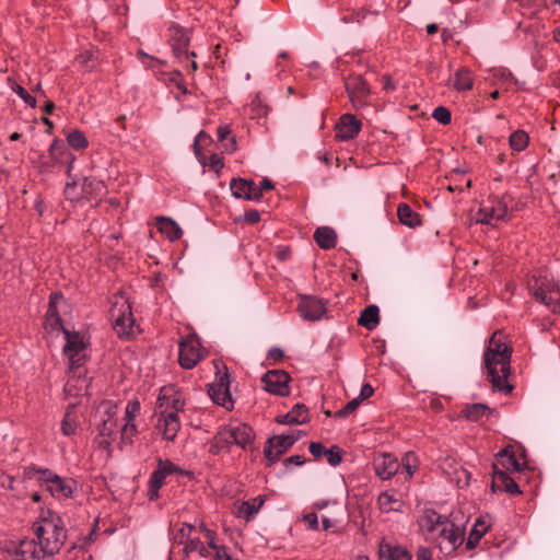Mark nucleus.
Returning a JSON list of instances; mask_svg holds the SVG:
<instances>
[{"instance_id": "f257e3e1", "label": "nucleus", "mask_w": 560, "mask_h": 560, "mask_svg": "<svg viewBox=\"0 0 560 560\" xmlns=\"http://www.w3.org/2000/svg\"><path fill=\"white\" fill-rule=\"evenodd\" d=\"M460 512H452L448 517L442 516L434 510H425L418 524L427 540L433 542L440 552L446 557L454 555L464 542L465 522L458 518Z\"/></svg>"}, {"instance_id": "f03ea898", "label": "nucleus", "mask_w": 560, "mask_h": 560, "mask_svg": "<svg viewBox=\"0 0 560 560\" xmlns=\"http://www.w3.org/2000/svg\"><path fill=\"white\" fill-rule=\"evenodd\" d=\"M502 331L497 330L488 340L483 352V366L494 392L510 394L513 386L509 383L511 375L512 348L503 340Z\"/></svg>"}, {"instance_id": "7ed1b4c3", "label": "nucleus", "mask_w": 560, "mask_h": 560, "mask_svg": "<svg viewBox=\"0 0 560 560\" xmlns=\"http://www.w3.org/2000/svg\"><path fill=\"white\" fill-rule=\"evenodd\" d=\"M255 441V432L250 425L240 421H231L219 428L209 441V453L219 455L230 453L233 446L248 450Z\"/></svg>"}, {"instance_id": "20e7f679", "label": "nucleus", "mask_w": 560, "mask_h": 560, "mask_svg": "<svg viewBox=\"0 0 560 560\" xmlns=\"http://www.w3.org/2000/svg\"><path fill=\"white\" fill-rule=\"evenodd\" d=\"M33 532L38 545L44 548L48 557L59 552L67 539V530L62 520L51 511H48L46 516L33 524Z\"/></svg>"}, {"instance_id": "39448f33", "label": "nucleus", "mask_w": 560, "mask_h": 560, "mask_svg": "<svg viewBox=\"0 0 560 560\" xmlns=\"http://www.w3.org/2000/svg\"><path fill=\"white\" fill-rule=\"evenodd\" d=\"M532 291L537 302L555 314L560 313V284L552 277L547 275L537 277Z\"/></svg>"}, {"instance_id": "423d86ee", "label": "nucleus", "mask_w": 560, "mask_h": 560, "mask_svg": "<svg viewBox=\"0 0 560 560\" xmlns=\"http://www.w3.org/2000/svg\"><path fill=\"white\" fill-rule=\"evenodd\" d=\"M109 314L114 329L119 337H129L133 334L135 319L131 305L125 295L115 296Z\"/></svg>"}, {"instance_id": "0eeeda50", "label": "nucleus", "mask_w": 560, "mask_h": 560, "mask_svg": "<svg viewBox=\"0 0 560 560\" xmlns=\"http://www.w3.org/2000/svg\"><path fill=\"white\" fill-rule=\"evenodd\" d=\"M509 208L504 198L490 196L480 203L478 211L472 215L476 223L497 225L508 218Z\"/></svg>"}, {"instance_id": "6e6552de", "label": "nucleus", "mask_w": 560, "mask_h": 560, "mask_svg": "<svg viewBox=\"0 0 560 560\" xmlns=\"http://www.w3.org/2000/svg\"><path fill=\"white\" fill-rule=\"evenodd\" d=\"M62 332L66 339L63 354L68 359L69 368L71 371L79 370L88 358L84 337L79 332H71L66 328H62Z\"/></svg>"}, {"instance_id": "1a4fd4ad", "label": "nucleus", "mask_w": 560, "mask_h": 560, "mask_svg": "<svg viewBox=\"0 0 560 560\" xmlns=\"http://www.w3.org/2000/svg\"><path fill=\"white\" fill-rule=\"evenodd\" d=\"M205 350L196 336H187L179 343V364L187 370L197 365L205 358Z\"/></svg>"}, {"instance_id": "9d476101", "label": "nucleus", "mask_w": 560, "mask_h": 560, "mask_svg": "<svg viewBox=\"0 0 560 560\" xmlns=\"http://www.w3.org/2000/svg\"><path fill=\"white\" fill-rule=\"evenodd\" d=\"M298 440L299 435L294 434L273 435L268 439L264 453L269 462V466L278 462L281 455L284 454Z\"/></svg>"}, {"instance_id": "9b49d317", "label": "nucleus", "mask_w": 560, "mask_h": 560, "mask_svg": "<svg viewBox=\"0 0 560 560\" xmlns=\"http://www.w3.org/2000/svg\"><path fill=\"white\" fill-rule=\"evenodd\" d=\"M220 364L221 362L219 361L214 362L217 369V378L215 384L210 387L209 394L215 404L229 409L233 405L229 390V377L226 372H220Z\"/></svg>"}, {"instance_id": "f8f14e48", "label": "nucleus", "mask_w": 560, "mask_h": 560, "mask_svg": "<svg viewBox=\"0 0 560 560\" xmlns=\"http://www.w3.org/2000/svg\"><path fill=\"white\" fill-rule=\"evenodd\" d=\"M189 42L190 37L185 28L178 25H172L170 27V44L175 57L180 62L187 61L189 56L196 57L195 52H188Z\"/></svg>"}, {"instance_id": "ddd939ff", "label": "nucleus", "mask_w": 560, "mask_h": 560, "mask_svg": "<svg viewBox=\"0 0 560 560\" xmlns=\"http://www.w3.org/2000/svg\"><path fill=\"white\" fill-rule=\"evenodd\" d=\"M261 382L264 388L273 395L287 396L289 395L290 376L283 370L268 371L262 377Z\"/></svg>"}, {"instance_id": "4468645a", "label": "nucleus", "mask_w": 560, "mask_h": 560, "mask_svg": "<svg viewBox=\"0 0 560 560\" xmlns=\"http://www.w3.org/2000/svg\"><path fill=\"white\" fill-rule=\"evenodd\" d=\"M345 84L353 106L357 108L364 106L370 94L366 81L359 74H352L346 79Z\"/></svg>"}, {"instance_id": "2eb2a0df", "label": "nucleus", "mask_w": 560, "mask_h": 560, "mask_svg": "<svg viewBox=\"0 0 560 560\" xmlns=\"http://www.w3.org/2000/svg\"><path fill=\"white\" fill-rule=\"evenodd\" d=\"M180 429V420L175 411H168L167 409L161 410L156 430L162 434L163 439L167 441H174Z\"/></svg>"}, {"instance_id": "dca6fc26", "label": "nucleus", "mask_w": 560, "mask_h": 560, "mask_svg": "<svg viewBox=\"0 0 560 560\" xmlns=\"http://www.w3.org/2000/svg\"><path fill=\"white\" fill-rule=\"evenodd\" d=\"M298 311L301 317L305 320L314 322L324 316L326 308L322 300L314 296L303 295L300 298Z\"/></svg>"}, {"instance_id": "f3484780", "label": "nucleus", "mask_w": 560, "mask_h": 560, "mask_svg": "<svg viewBox=\"0 0 560 560\" xmlns=\"http://www.w3.org/2000/svg\"><path fill=\"white\" fill-rule=\"evenodd\" d=\"M13 556L15 560H44L48 557L36 538L20 541L19 546L14 548Z\"/></svg>"}, {"instance_id": "a211bd4d", "label": "nucleus", "mask_w": 560, "mask_h": 560, "mask_svg": "<svg viewBox=\"0 0 560 560\" xmlns=\"http://www.w3.org/2000/svg\"><path fill=\"white\" fill-rule=\"evenodd\" d=\"M67 301L63 295L59 292H55L50 294L48 308L46 312V324L51 329H61L65 328L61 324L60 312L67 308Z\"/></svg>"}, {"instance_id": "6ab92c4d", "label": "nucleus", "mask_w": 560, "mask_h": 560, "mask_svg": "<svg viewBox=\"0 0 560 560\" xmlns=\"http://www.w3.org/2000/svg\"><path fill=\"white\" fill-rule=\"evenodd\" d=\"M525 463H521L517 459L513 446L508 445L497 454L495 463L493 464V471L497 469H503L504 471H521Z\"/></svg>"}, {"instance_id": "aec40b11", "label": "nucleus", "mask_w": 560, "mask_h": 560, "mask_svg": "<svg viewBox=\"0 0 560 560\" xmlns=\"http://www.w3.org/2000/svg\"><path fill=\"white\" fill-rule=\"evenodd\" d=\"M400 464L397 458L388 453L377 456L374 460L375 474L383 480H387L396 475Z\"/></svg>"}, {"instance_id": "412c9836", "label": "nucleus", "mask_w": 560, "mask_h": 560, "mask_svg": "<svg viewBox=\"0 0 560 560\" xmlns=\"http://www.w3.org/2000/svg\"><path fill=\"white\" fill-rule=\"evenodd\" d=\"M361 130V122L351 114H345L336 125V137L340 140H350Z\"/></svg>"}, {"instance_id": "4be33fe9", "label": "nucleus", "mask_w": 560, "mask_h": 560, "mask_svg": "<svg viewBox=\"0 0 560 560\" xmlns=\"http://www.w3.org/2000/svg\"><path fill=\"white\" fill-rule=\"evenodd\" d=\"M492 489L504 491L509 494H521L522 491L513 478L503 469H497L492 475Z\"/></svg>"}, {"instance_id": "5701e85b", "label": "nucleus", "mask_w": 560, "mask_h": 560, "mask_svg": "<svg viewBox=\"0 0 560 560\" xmlns=\"http://www.w3.org/2000/svg\"><path fill=\"white\" fill-rule=\"evenodd\" d=\"M174 474L178 475H189L188 471L184 470L179 466L175 465L170 459H162L158 458V467L151 474L150 479L156 480L161 482V485L164 483L165 479Z\"/></svg>"}, {"instance_id": "b1692460", "label": "nucleus", "mask_w": 560, "mask_h": 560, "mask_svg": "<svg viewBox=\"0 0 560 560\" xmlns=\"http://www.w3.org/2000/svg\"><path fill=\"white\" fill-rule=\"evenodd\" d=\"M276 421L280 424H304L308 421V409L303 404H296L293 408L276 418Z\"/></svg>"}, {"instance_id": "393cba45", "label": "nucleus", "mask_w": 560, "mask_h": 560, "mask_svg": "<svg viewBox=\"0 0 560 560\" xmlns=\"http://www.w3.org/2000/svg\"><path fill=\"white\" fill-rule=\"evenodd\" d=\"M74 481L72 479L55 477L47 486V490L58 499H67L72 495Z\"/></svg>"}, {"instance_id": "a878e982", "label": "nucleus", "mask_w": 560, "mask_h": 560, "mask_svg": "<svg viewBox=\"0 0 560 560\" xmlns=\"http://www.w3.org/2000/svg\"><path fill=\"white\" fill-rule=\"evenodd\" d=\"M171 388H163L158 397V407L161 410L167 409L168 411H175L177 415L183 410L185 401L178 396L170 394Z\"/></svg>"}, {"instance_id": "bb28decb", "label": "nucleus", "mask_w": 560, "mask_h": 560, "mask_svg": "<svg viewBox=\"0 0 560 560\" xmlns=\"http://www.w3.org/2000/svg\"><path fill=\"white\" fill-rule=\"evenodd\" d=\"M156 226L171 242L177 241L183 234L179 225L168 217L156 218Z\"/></svg>"}, {"instance_id": "cd10ccee", "label": "nucleus", "mask_w": 560, "mask_h": 560, "mask_svg": "<svg viewBox=\"0 0 560 560\" xmlns=\"http://www.w3.org/2000/svg\"><path fill=\"white\" fill-rule=\"evenodd\" d=\"M49 156L57 163H67L68 172H70L74 156L61 141L55 140L50 144Z\"/></svg>"}, {"instance_id": "c85d7f7f", "label": "nucleus", "mask_w": 560, "mask_h": 560, "mask_svg": "<svg viewBox=\"0 0 560 560\" xmlns=\"http://www.w3.org/2000/svg\"><path fill=\"white\" fill-rule=\"evenodd\" d=\"M314 240L320 248L331 249L337 244V234L335 230L329 226H320L316 229Z\"/></svg>"}, {"instance_id": "c756f323", "label": "nucleus", "mask_w": 560, "mask_h": 560, "mask_svg": "<svg viewBox=\"0 0 560 560\" xmlns=\"http://www.w3.org/2000/svg\"><path fill=\"white\" fill-rule=\"evenodd\" d=\"M88 390V381L85 377H82V371L78 370V373L71 375L66 385L65 392L69 396H80L82 393H86Z\"/></svg>"}, {"instance_id": "7c9ffc66", "label": "nucleus", "mask_w": 560, "mask_h": 560, "mask_svg": "<svg viewBox=\"0 0 560 560\" xmlns=\"http://www.w3.org/2000/svg\"><path fill=\"white\" fill-rule=\"evenodd\" d=\"M380 555L384 560H412L411 553L400 546L382 545Z\"/></svg>"}, {"instance_id": "2f4dec72", "label": "nucleus", "mask_w": 560, "mask_h": 560, "mask_svg": "<svg viewBox=\"0 0 560 560\" xmlns=\"http://www.w3.org/2000/svg\"><path fill=\"white\" fill-rule=\"evenodd\" d=\"M397 215L400 223L408 228H417L422 223L420 215L407 203H400L398 206Z\"/></svg>"}, {"instance_id": "473e14b6", "label": "nucleus", "mask_w": 560, "mask_h": 560, "mask_svg": "<svg viewBox=\"0 0 560 560\" xmlns=\"http://www.w3.org/2000/svg\"><path fill=\"white\" fill-rule=\"evenodd\" d=\"M359 325L362 327L372 330L380 323V310L376 305L366 306L360 314L358 319Z\"/></svg>"}, {"instance_id": "72a5a7b5", "label": "nucleus", "mask_w": 560, "mask_h": 560, "mask_svg": "<svg viewBox=\"0 0 560 560\" xmlns=\"http://www.w3.org/2000/svg\"><path fill=\"white\" fill-rule=\"evenodd\" d=\"M265 500L262 497L258 495L249 501H244L241 503L237 512L238 517H243L245 521H250L252 517L260 510Z\"/></svg>"}, {"instance_id": "f704fd0d", "label": "nucleus", "mask_w": 560, "mask_h": 560, "mask_svg": "<svg viewBox=\"0 0 560 560\" xmlns=\"http://www.w3.org/2000/svg\"><path fill=\"white\" fill-rule=\"evenodd\" d=\"M230 188L233 196L236 198L257 201V195H248L250 191V184L247 179L233 178L231 180Z\"/></svg>"}, {"instance_id": "c9c22d12", "label": "nucleus", "mask_w": 560, "mask_h": 560, "mask_svg": "<svg viewBox=\"0 0 560 560\" xmlns=\"http://www.w3.org/2000/svg\"><path fill=\"white\" fill-rule=\"evenodd\" d=\"M474 78L468 68H459L454 74L453 88L457 91H469L472 89Z\"/></svg>"}, {"instance_id": "e433bc0d", "label": "nucleus", "mask_w": 560, "mask_h": 560, "mask_svg": "<svg viewBox=\"0 0 560 560\" xmlns=\"http://www.w3.org/2000/svg\"><path fill=\"white\" fill-rule=\"evenodd\" d=\"M378 506L382 512H398L401 510V501L388 491L382 492L377 499Z\"/></svg>"}, {"instance_id": "4c0bfd02", "label": "nucleus", "mask_w": 560, "mask_h": 560, "mask_svg": "<svg viewBox=\"0 0 560 560\" xmlns=\"http://www.w3.org/2000/svg\"><path fill=\"white\" fill-rule=\"evenodd\" d=\"M81 189L85 197L100 196L105 191V185L102 180L94 177H84L81 183Z\"/></svg>"}, {"instance_id": "58836bf2", "label": "nucleus", "mask_w": 560, "mask_h": 560, "mask_svg": "<svg viewBox=\"0 0 560 560\" xmlns=\"http://www.w3.org/2000/svg\"><path fill=\"white\" fill-rule=\"evenodd\" d=\"M73 408V406L68 407L61 421V432L66 436L74 434L79 427Z\"/></svg>"}, {"instance_id": "ea45409f", "label": "nucleus", "mask_w": 560, "mask_h": 560, "mask_svg": "<svg viewBox=\"0 0 560 560\" xmlns=\"http://www.w3.org/2000/svg\"><path fill=\"white\" fill-rule=\"evenodd\" d=\"M231 133L232 130L229 125L220 126L217 130L218 140L223 142L224 149L229 153L236 150V140Z\"/></svg>"}, {"instance_id": "a19ab883", "label": "nucleus", "mask_w": 560, "mask_h": 560, "mask_svg": "<svg viewBox=\"0 0 560 560\" xmlns=\"http://www.w3.org/2000/svg\"><path fill=\"white\" fill-rule=\"evenodd\" d=\"M487 530L488 526L486 525V523L478 520L474 527L471 528L469 536L467 538V549H474L480 541L481 537L487 533Z\"/></svg>"}, {"instance_id": "79ce46f5", "label": "nucleus", "mask_w": 560, "mask_h": 560, "mask_svg": "<svg viewBox=\"0 0 560 560\" xmlns=\"http://www.w3.org/2000/svg\"><path fill=\"white\" fill-rule=\"evenodd\" d=\"M529 143V136L524 130H516L509 137V144L513 151L521 152L527 148Z\"/></svg>"}, {"instance_id": "37998d69", "label": "nucleus", "mask_w": 560, "mask_h": 560, "mask_svg": "<svg viewBox=\"0 0 560 560\" xmlns=\"http://www.w3.org/2000/svg\"><path fill=\"white\" fill-rule=\"evenodd\" d=\"M117 420H103L101 421L98 425V435L103 439L100 441L101 445H109L110 444V438L115 433L117 429Z\"/></svg>"}, {"instance_id": "c03bdc74", "label": "nucleus", "mask_w": 560, "mask_h": 560, "mask_svg": "<svg viewBox=\"0 0 560 560\" xmlns=\"http://www.w3.org/2000/svg\"><path fill=\"white\" fill-rule=\"evenodd\" d=\"M67 142L74 150H84L89 145L86 137L79 129H73L68 132Z\"/></svg>"}, {"instance_id": "a18cd8bd", "label": "nucleus", "mask_w": 560, "mask_h": 560, "mask_svg": "<svg viewBox=\"0 0 560 560\" xmlns=\"http://www.w3.org/2000/svg\"><path fill=\"white\" fill-rule=\"evenodd\" d=\"M489 411L490 408L485 404H472L466 406V408L463 410V413L468 420L478 421Z\"/></svg>"}, {"instance_id": "49530a36", "label": "nucleus", "mask_w": 560, "mask_h": 560, "mask_svg": "<svg viewBox=\"0 0 560 560\" xmlns=\"http://www.w3.org/2000/svg\"><path fill=\"white\" fill-rule=\"evenodd\" d=\"M418 457L415 453L408 452L401 459V466L407 472V477L411 478L418 468Z\"/></svg>"}, {"instance_id": "de8ad7c7", "label": "nucleus", "mask_w": 560, "mask_h": 560, "mask_svg": "<svg viewBox=\"0 0 560 560\" xmlns=\"http://www.w3.org/2000/svg\"><path fill=\"white\" fill-rule=\"evenodd\" d=\"M8 82L11 86V89L31 107H35L36 106V98L33 97L30 93H27V91L22 88L20 84H18L16 82H14L12 79H8Z\"/></svg>"}, {"instance_id": "09e8293b", "label": "nucleus", "mask_w": 560, "mask_h": 560, "mask_svg": "<svg viewBox=\"0 0 560 560\" xmlns=\"http://www.w3.org/2000/svg\"><path fill=\"white\" fill-rule=\"evenodd\" d=\"M103 420H117V406L110 400H105L100 405Z\"/></svg>"}, {"instance_id": "8fccbe9b", "label": "nucleus", "mask_w": 560, "mask_h": 560, "mask_svg": "<svg viewBox=\"0 0 560 560\" xmlns=\"http://www.w3.org/2000/svg\"><path fill=\"white\" fill-rule=\"evenodd\" d=\"M77 61L85 71L92 70L96 65V57L92 51H83L77 57Z\"/></svg>"}, {"instance_id": "3c124183", "label": "nucleus", "mask_w": 560, "mask_h": 560, "mask_svg": "<svg viewBox=\"0 0 560 560\" xmlns=\"http://www.w3.org/2000/svg\"><path fill=\"white\" fill-rule=\"evenodd\" d=\"M194 529V526L184 523L180 528L177 530V533L174 535L173 540L174 542L178 545H185L191 535V532Z\"/></svg>"}, {"instance_id": "603ef678", "label": "nucleus", "mask_w": 560, "mask_h": 560, "mask_svg": "<svg viewBox=\"0 0 560 560\" xmlns=\"http://www.w3.org/2000/svg\"><path fill=\"white\" fill-rule=\"evenodd\" d=\"M140 401L138 399H132L128 401L125 409V421L126 422H135L136 417L140 412Z\"/></svg>"}, {"instance_id": "864d4df0", "label": "nucleus", "mask_w": 560, "mask_h": 560, "mask_svg": "<svg viewBox=\"0 0 560 560\" xmlns=\"http://www.w3.org/2000/svg\"><path fill=\"white\" fill-rule=\"evenodd\" d=\"M432 117L442 125H448L452 120V114L450 109L444 106L434 108Z\"/></svg>"}, {"instance_id": "5fc2aeb1", "label": "nucleus", "mask_w": 560, "mask_h": 560, "mask_svg": "<svg viewBox=\"0 0 560 560\" xmlns=\"http://www.w3.org/2000/svg\"><path fill=\"white\" fill-rule=\"evenodd\" d=\"M341 450L337 445H334L329 450H326L325 457L329 465L337 466L341 463Z\"/></svg>"}, {"instance_id": "6e6d98bb", "label": "nucleus", "mask_w": 560, "mask_h": 560, "mask_svg": "<svg viewBox=\"0 0 560 560\" xmlns=\"http://www.w3.org/2000/svg\"><path fill=\"white\" fill-rule=\"evenodd\" d=\"M138 433L135 422H126L121 429V442L132 443L133 436Z\"/></svg>"}, {"instance_id": "4d7b16f0", "label": "nucleus", "mask_w": 560, "mask_h": 560, "mask_svg": "<svg viewBox=\"0 0 560 560\" xmlns=\"http://www.w3.org/2000/svg\"><path fill=\"white\" fill-rule=\"evenodd\" d=\"M360 404H361V399L359 397L353 398L343 408H341L340 410H338L336 412V417H338V418L347 417L348 415L355 411L357 408L360 406Z\"/></svg>"}, {"instance_id": "13d9d810", "label": "nucleus", "mask_w": 560, "mask_h": 560, "mask_svg": "<svg viewBox=\"0 0 560 560\" xmlns=\"http://www.w3.org/2000/svg\"><path fill=\"white\" fill-rule=\"evenodd\" d=\"M163 485H161V482L156 480H153V479H150L149 480V500L153 501V500H156L159 498V491L161 489Z\"/></svg>"}, {"instance_id": "bf43d9fd", "label": "nucleus", "mask_w": 560, "mask_h": 560, "mask_svg": "<svg viewBox=\"0 0 560 560\" xmlns=\"http://www.w3.org/2000/svg\"><path fill=\"white\" fill-rule=\"evenodd\" d=\"M37 474L39 475L38 476V479L46 485V487L48 486V483L51 482L52 479H55V477H58V475H56L55 472H52L51 470L49 469H38L37 470Z\"/></svg>"}, {"instance_id": "052dcab7", "label": "nucleus", "mask_w": 560, "mask_h": 560, "mask_svg": "<svg viewBox=\"0 0 560 560\" xmlns=\"http://www.w3.org/2000/svg\"><path fill=\"white\" fill-rule=\"evenodd\" d=\"M326 448L319 442H312L310 444V453L314 456V458H319L320 456H325Z\"/></svg>"}, {"instance_id": "680f3d73", "label": "nucleus", "mask_w": 560, "mask_h": 560, "mask_svg": "<svg viewBox=\"0 0 560 560\" xmlns=\"http://www.w3.org/2000/svg\"><path fill=\"white\" fill-rule=\"evenodd\" d=\"M209 166L218 173L224 166L223 159L217 153L212 154L209 159Z\"/></svg>"}, {"instance_id": "e2e57ef3", "label": "nucleus", "mask_w": 560, "mask_h": 560, "mask_svg": "<svg viewBox=\"0 0 560 560\" xmlns=\"http://www.w3.org/2000/svg\"><path fill=\"white\" fill-rule=\"evenodd\" d=\"M303 521L307 524L310 529H312V530L318 529V516L315 512L304 515Z\"/></svg>"}, {"instance_id": "0e129e2a", "label": "nucleus", "mask_w": 560, "mask_h": 560, "mask_svg": "<svg viewBox=\"0 0 560 560\" xmlns=\"http://www.w3.org/2000/svg\"><path fill=\"white\" fill-rule=\"evenodd\" d=\"M243 220L246 223L255 224L260 220V213L257 210H248L244 213Z\"/></svg>"}, {"instance_id": "69168bd1", "label": "nucleus", "mask_w": 560, "mask_h": 560, "mask_svg": "<svg viewBox=\"0 0 560 560\" xmlns=\"http://www.w3.org/2000/svg\"><path fill=\"white\" fill-rule=\"evenodd\" d=\"M200 545H203L199 538H192L185 544L184 551L188 555L190 552H197V550L200 548Z\"/></svg>"}, {"instance_id": "338daca9", "label": "nucleus", "mask_w": 560, "mask_h": 560, "mask_svg": "<svg viewBox=\"0 0 560 560\" xmlns=\"http://www.w3.org/2000/svg\"><path fill=\"white\" fill-rule=\"evenodd\" d=\"M416 556L417 560H433L431 550L424 546L417 549Z\"/></svg>"}, {"instance_id": "774afa93", "label": "nucleus", "mask_w": 560, "mask_h": 560, "mask_svg": "<svg viewBox=\"0 0 560 560\" xmlns=\"http://www.w3.org/2000/svg\"><path fill=\"white\" fill-rule=\"evenodd\" d=\"M213 551L215 560H232L231 556L229 555L224 546H219Z\"/></svg>"}]
</instances>
